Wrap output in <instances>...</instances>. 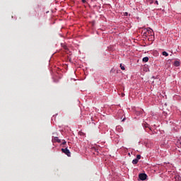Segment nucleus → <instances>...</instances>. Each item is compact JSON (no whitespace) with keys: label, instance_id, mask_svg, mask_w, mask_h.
<instances>
[{"label":"nucleus","instance_id":"10","mask_svg":"<svg viewBox=\"0 0 181 181\" xmlns=\"http://www.w3.org/2000/svg\"><path fill=\"white\" fill-rule=\"evenodd\" d=\"M163 56H164V57H168V52H163Z\"/></svg>","mask_w":181,"mask_h":181},{"label":"nucleus","instance_id":"5","mask_svg":"<svg viewBox=\"0 0 181 181\" xmlns=\"http://www.w3.org/2000/svg\"><path fill=\"white\" fill-rule=\"evenodd\" d=\"M173 66L175 67H177V66H180V62H179L177 61L173 62Z\"/></svg>","mask_w":181,"mask_h":181},{"label":"nucleus","instance_id":"9","mask_svg":"<svg viewBox=\"0 0 181 181\" xmlns=\"http://www.w3.org/2000/svg\"><path fill=\"white\" fill-rule=\"evenodd\" d=\"M136 158H134V160H139V159H141V156H139V155H136Z\"/></svg>","mask_w":181,"mask_h":181},{"label":"nucleus","instance_id":"4","mask_svg":"<svg viewBox=\"0 0 181 181\" xmlns=\"http://www.w3.org/2000/svg\"><path fill=\"white\" fill-rule=\"evenodd\" d=\"M52 141H54V143H60L62 142V140H59V137H54V139H52Z\"/></svg>","mask_w":181,"mask_h":181},{"label":"nucleus","instance_id":"12","mask_svg":"<svg viewBox=\"0 0 181 181\" xmlns=\"http://www.w3.org/2000/svg\"><path fill=\"white\" fill-rule=\"evenodd\" d=\"M147 3H150V4H152V0H147Z\"/></svg>","mask_w":181,"mask_h":181},{"label":"nucleus","instance_id":"11","mask_svg":"<svg viewBox=\"0 0 181 181\" xmlns=\"http://www.w3.org/2000/svg\"><path fill=\"white\" fill-rule=\"evenodd\" d=\"M57 143H62V145L66 144V141H61V142H57Z\"/></svg>","mask_w":181,"mask_h":181},{"label":"nucleus","instance_id":"7","mask_svg":"<svg viewBox=\"0 0 181 181\" xmlns=\"http://www.w3.org/2000/svg\"><path fill=\"white\" fill-rule=\"evenodd\" d=\"M149 61V58L144 57V58H142V62L146 63V62Z\"/></svg>","mask_w":181,"mask_h":181},{"label":"nucleus","instance_id":"15","mask_svg":"<svg viewBox=\"0 0 181 181\" xmlns=\"http://www.w3.org/2000/svg\"><path fill=\"white\" fill-rule=\"evenodd\" d=\"M81 2H83V4H84V3H86V1L83 0V1H81Z\"/></svg>","mask_w":181,"mask_h":181},{"label":"nucleus","instance_id":"3","mask_svg":"<svg viewBox=\"0 0 181 181\" xmlns=\"http://www.w3.org/2000/svg\"><path fill=\"white\" fill-rule=\"evenodd\" d=\"M62 153H64V155H67V157H69V154H70L69 149L66 148H62Z\"/></svg>","mask_w":181,"mask_h":181},{"label":"nucleus","instance_id":"14","mask_svg":"<svg viewBox=\"0 0 181 181\" xmlns=\"http://www.w3.org/2000/svg\"><path fill=\"white\" fill-rule=\"evenodd\" d=\"M120 68H122V70H124V68H123V66H120Z\"/></svg>","mask_w":181,"mask_h":181},{"label":"nucleus","instance_id":"2","mask_svg":"<svg viewBox=\"0 0 181 181\" xmlns=\"http://www.w3.org/2000/svg\"><path fill=\"white\" fill-rule=\"evenodd\" d=\"M146 180V174L141 173L139 174V180Z\"/></svg>","mask_w":181,"mask_h":181},{"label":"nucleus","instance_id":"16","mask_svg":"<svg viewBox=\"0 0 181 181\" xmlns=\"http://www.w3.org/2000/svg\"><path fill=\"white\" fill-rule=\"evenodd\" d=\"M157 4H158V3H157V1H155V4H156V5H157Z\"/></svg>","mask_w":181,"mask_h":181},{"label":"nucleus","instance_id":"6","mask_svg":"<svg viewBox=\"0 0 181 181\" xmlns=\"http://www.w3.org/2000/svg\"><path fill=\"white\" fill-rule=\"evenodd\" d=\"M137 163H139V159L132 160V164L136 165Z\"/></svg>","mask_w":181,"mask_h":181},{"label":"nucleus","instance_id":"1","mask_svg":"<svg viewBox=\"0 0 181 181\" xmlns=\"http://www.w3.org/2000/svg\"><path fill=\"white\" fill-rule=\"evenodd\" d=\"M142 35L144 37L152 36V29L144 28V30H142Z\"/></svg>","mask_w":181,"mask_h":181},{"label":"nucleus","instance_id":"13","mask_svg":"<svg viewBox=\"0 0 181 181\" xmlns=\"http://www.w3.org/2000/svg\"><path fill=\"white\" fill-rule=\"evenodd\" d=\"M129 16V13H124V16Z\"/></svg>","mask_w":181,"mask_h":181},{"label":"nucleus","instance_id":"8","mask_svg":"<svg viewBox=\"0 0 181 181\" xmlns=\"http://www.w3.org/2000/svg\"><path fill=\"white\" fill-rule=\"evenodd\" d=\"M144 127L146 129H149V124H146V123L144 124Z\"/></svg>","mask_w":181,"mask_h":181}]
</instances>
